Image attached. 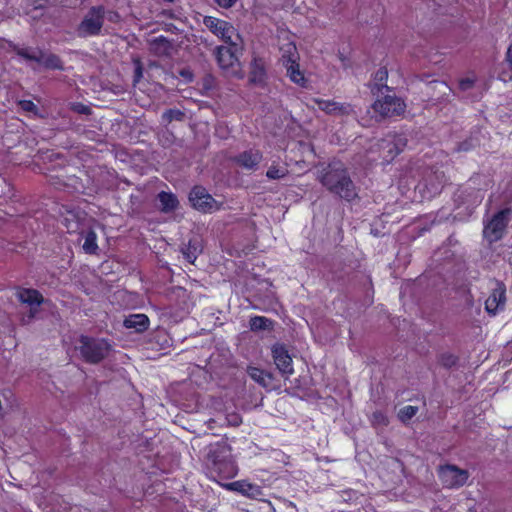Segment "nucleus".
I'll return each instance as SVG.
<instances>
[{
  "label": "nucleus",
  "mask_w": 512,
  "mask_h": 512,
  "mask_svg": "<svg viewBox=\"0 0 512 512\" xmlns=\"http://www.w3.org/2000/svg\"><path fill=\"white\" fill-rule=\"evenodd\" d=\"M238 46H220L216 51V58L219 66L231 74L237 73V67L239 65L238 57L236 55Z\"/></svg>",
  "instance_id": "obj_11"
},
{
  "label": "nucleus",
  "mask_w": 512,
  "mask_h": 512,
  "mask_svg": "<svg viewBox=\"0 0 512 512\" xmlns=\"http://www.w3.org/2000/svg\"><path fill=\"white\" fill-rule=\"evenodd\" d=\"M282 58L290 80L300 86H305L306 79L303 72L299 69V64L297 63L298 56L294 44L288 43L283 48Z\"/></svg>",
  "instance_id": "obj_7"
},
{
  "label": "nucleus",
  "mask_w": 512,
  "mask_h": 512,
  "mask_svg": "<svg viewBox=\"0 0 512 512\" xmlns=\"http://www.w3.org/2000/svg\"><path fill=\"white\" fill-rule=\"evenodd\" d=\"M454 363V358L452 356L449 357V360L445 363V365H449Z\"/></svg>",
  "instance_id": "obj_37"
},
{
  "label": "nucleus",
  "mask_w": 512,
  "mask_h": 512,
  "mask_svg": "<svg viewBox=\"0 0 512 512\" xmlns=\"http://www.w3.org/2000/svg\"><path fill=\"white\" fill-rule=\"evenodd\" d=\"M417 411V407L408 405L399 410L398 416L402 422H407L416 415Z\"/></svg>",
  "instance_id": "obj_29"
},
{
  "label": "nucleus",
  "mask_w": 512,
  "mask_h": 512,
  "mask_svg": "<svg viewBox=\"0 0 512 512\" xmlns=\"http://www.w3.org/2000/svg\"><path fill=\"white\" fill-rule=\"evenodd\" d=\"M372 422L378 425H387L388 423L386 416L382 412H374Z\"/></svg>",
  "instance_id": "obj_34"
},
{
  "label": "nucleus",
  "mask_w": 512,
  "mask_h": 512,
  "mask_svg": "<svg viewBox=\"0 0 512 512\" xmlns=\"http://www.w3.org/2000/svg\"><path fill=\"white\" fill-rule=\"evenodd\" d=\"M82 248L87 254H96L98 251L97 235L94 231H88L84 236Z\"/></svg>",
  "instance_id": "obj_24"
},
{
  "label": "nucleus",
  "mask_w": 512,
  "mask_h": 512,
  "mask_svg": "<svg viewBox=\"0 0 512 512\" xmlns=\"http://www.w3.org/2000/svg\"><path fill=\"white\" fill-rule=\"evenodd\" d=\"M203 24L221 41L231 46H238L240 42V35L229 22L213 16H205Z\"/></svg>",
  "instance_id": "obj_3"
},
{
  "label": "nucleus",
  "mask_w": 512,
  "mask_h": 512,
  "mask_svg": "<svg viewBox=\"0 0 512 512\" xmlns=\"http://www.w3.org/2000/svg\"><path fill=\"white\" fill-rule=\"evenodd\" d=\"M104 10L102 7H93L85 15L78 27V34L83 37L97 35L103 25Z\"/></svg>",
  "instance_id": "obj_8"
},
{
  "label": "nucleus",
  "mask_w": 512,
  "mask_h": 512,
  "mask_svg": "<svg viewBox=\"0 0 512 512\" xmlns=\"http://www.w3.org/2000/svg\"><path fill=\"white\" fill-rule=\"evenodd\" d=\"M38 65L42 66L44 68H48V69H61L62 68L61 61L56 55L44 53L43 51H41V53H40Z\"/></svg>",
  "instance_id": "obj_23"
},
{
  "label": "nucleus",
  "mask_w": 512,
  "mask_h": 512,
  "mask_svg": "<svg viewBox=\"0 0 512 512\" xmlns=\"http://www.w3.org/2000/svg\"><path fill=\"white\" fill-rule=\"evenodd\" d=\"M247 373L251 379L258 383L262 387H268L271 383L272 376L270 373L254 366L247 368Z\"/></svg>",
  "instance_id": "obj_19"
},
{
  "label": "nucleus",
  "mask_w": 512,
  "mask_h": 512,
  "mask_svg": "<svg viewBox=\"0 0 512 512\" xmlns=\"http://www.w3.org/2000/svg\"><path fill=\"white\" fill-rule=\"evenodd\" d=\"M310 105L313 108L317 106L318 109L324 111L325 113L333 115L349 114L352 111L351 106L348 104H341L335 101L324 100L319 98L312 99V104Z\"/></svg>",
  "instance_id": "obj_15"
},
{
  "label": "nucleus",
  "mask_w": 512,
  "mask_h": 512,
  "mask_svg": "<svg viewBox=\"0 0 512 512\" xmlns=\"http://www.w3.org/2000/svg\"><path fill=\"white\" fill-rule=\"evenodd\" d=\"M63 224L69 233L77 232L80 229V220L78 216L70 211L63 217Z\"/></svg>",
  "instance_id": "obj_26"
},
{
  "label": "nucleus",
  "mask_w": 512,
  "mask_h": 512,
  "mask_svg": "<svg viewBox=\"0 0 512 512\" xmlns=\"http://www.w3.org/2000/svg\"><path fill=\"white\" fill-rule=\"evenodd\" d=\"M18 56L26 61H33L38 64L41 50L33 47H18L16 48Z\"/></svg>",
  "instance_id": "obj_25"
},
{
  "label": "nucleus",
  "mask_w": 512,
  "mask_h": 512,
  "mask_svg": "<svg viewBox=\"0 0 512 512\" xmlns=\"http://www.w3.org/2000/svg\"><path fill=\"white\" fill-rule=\"evenodd\" d=\"M19 106L22 110L27 112H35L37 110L36 105L30 100L19 101Z\"/></svg>",
  "instance_id": "obj_35"
},
{
  "label": "nucleus",
  "mask_w": 512,
  "mask_h": 512,
  "mask_svg": "<svg viewBox=\"0 0 512 512\" xmlns=\"http://www.w3.org/2000/svg\"><path fill=\"white\" fill-rule=\"evenodd\" d=\"M270 324V320L262 316H256L250 320V327L252 330H264L267 329Z\"/></svg>",
  "instance_id": "obj_28"
},
{
  "label": "nucleus",
  "mask_w": 512,
  "mask_h": 512,
  "mask_svg": "<svg viewBox=\"0 0 512 512\" xmlns=\"http://www.w3.org/2000/svg\"><path fill=\"white\" fill-rule=\"evenodd\" d=\"M445 183L443 173L431 172L427 174L417 188L424 193L425 197H433L438 194Z\"/></svg>",
  "instance_id": "obj_13"
},
{
  "label": "nucleus",
  "mask_w": 512,
  "mask_h": 512,
  "mask_svg": "<svg viewBox=\"0 0 512 512\" xmlns=\"http://www.w3.org/2000/svg\"><path fill=\"white\" fill-rule=\"evenodd\" d=\"M158 199L161 204V210L164 212H172L178 206V200L176 196L170 192L159 193Z\"/></svg>",
  "instance_id": "obj_22"
},
{
  "label": "nucleus",
  "mask_w": 512,
  "mask_h": 512,
  "mask_svg": "<svg viewBox=\"0 0 512 512\" xmlns=\"http://www.w3.org/2000/svg\"><path fill=\"white\" fill-rule=\"evenodd\" d=\"M272 355L275 365L283 375L289 376L293 374L292 358L283 345H274L272 347Z\"/></svg>",
  "instance_id": "obj_14"
},
{
  "label": "nucleus",
  "mask_w": 512,
  "mask_h": 512,
  "mask_svg": "<svg viewBox=\"0 0 512 512\" xmlns=\"http://www.w3.org/2000/svg\"><path fill=\"white\" fill-rule=\"evenodd\" d=\"M262 159V155L259 151H247L242 153L238 157V162L241 166L252 169L257 166Z\"/></svg>",
  "instance_id": "obj_21"
},
{
  "label": "nucleus",
  "mask_w": 512,
  "mask_h": 512,
  "mask_svg": "<svg viewBox=\"0 0 512 512\" xmlns=\"http://www.w3.org/2000/svg\"><path fill=\"white\" fill-rule=\"evenodd\" d=\"M187 259H188L190 262H193V261H194V258H192L189 254L187 255Z\"/></svg>",
  "instance_id": "obj_38"
},
{
  "label": "nucleus",
  "mask_w": 512,
  "mask_h": 512,
  "mask_svg": "<svg viewBox=\"0 0 512 512\" xmlns=\"http://www.w3.org/2000/svg\"><path fill=\"white\" fill-rule=\"evenodd\" d=\"M79 342L81 355L90 363H98L104 359L110 351V344L104 339L81 336Z\"/></svg>",
  "instance_id": "obj_4"
},
{
  "label": "nucleus",
  "mask_w": 512,
  "mask_h": 512,
  "mask_svg": "<svg viewBox=\"0 0 512 512\" xmlns=\"http://www.w3.org/2000/svg\"><path fill=\"white\" fill-rule=\"evenodd\" d=\"M214 468L221 478L229 479L237 475V467L230 460L214 462Z\"/></svg>",
  "instance_id": "obj_20"
},
{
  "label": "nucleus",
  "mask_w": 512,
  "mask_h": 512,
  "mask_svg": "<svg viewBox=\"0 0 512 512\" xmlns=\"http://www.w3.org/2000/svg\"><path fill=\"white\" fill-rule=\"evenodd\" d=\"M505 289L501 286L495 288L485 301V309L489 314L496 315L505 306Z\"/></svg>",
  "instance_id": "obj_16"
},
{
  "label": "nucleus",
  "mask_w": 512,
  "mask_h": 512,
  "mask_svg": "<svg viewBox=\"0 0 512 512\" xmlns=\"http://www.w3.org/2000/svg\"><path fill=\"white\" fill-rule=\"evenodd\" d=\"M124 325L128 329H134L136 332H143L149 325V319L145 314H133L127 317Z\"/></svg>",
  "instance_id": "obj_18"
},
{
  "label": "nucleus",
  "mask_w": 512,
  "mask_h": 512,
  "mask_svg": "<svg viewBox=\"0 0 512 512\" xmlns=\"http://www.w3.org/2000/svg\"><path fill=\"white\" fill-rule=\"evenodd\" d=\"M475 82L474 76H467L459 81V88L463 91L470 89Z\"/></svg>",
  "instance_id": "obj_32"
},
{
  "label": "nucleus",
  "mask_w": 512,
  "mask_h": 512,
  "mask_svg": "<svg viewBox=\"0 0 512 512\" xmlns=\"http://www.w3.org/2000/svg\"><path fill=\"white\" fill-rule=\"evenodd\" d=\"M264 71L261 67H258L257 64L254 65V70L251 74L250 80L252 82H261L263 77Z\"/></svg>",
  "instance_id": "obj_33"
},
{
  "label": "nucleus",
  "mask_w": 512,
  "mask_h": 512,
  "mask_svg": "<svg viewBox=\"0 0 512 512\" xmlns=\"http://www.w3.org/2000/svg\"><path fill=\"white\" fill-rule=\"evenodd\" d=\"M407 144V138L403 134H390L379 141L375 147L379 152V159L382 163L392 161Z\"/></svg>",
  "instance_id": "obj_5"
},
{
  "label": "nucleus",
  "mask_w": 512,
  "mask_h": 512,
  "mask_svg": "<svg viewBox=\"0 0 512 512\" xmlns=\"http://www.w3.org/2000/svg\"><path fill=\"white\" fill-rule=\"evenodd\" d=\"M438 474L443 485L449 488L460 487L468 480V472L454 465L440 467Z\"/></svg>",
  "instance_id": "obj_10"
},
{
  "label": "nucleus",
  "mask_w": 512,
  "mask_h": 512,
  "mask_svg": "<svg viewBox=\"0 0 512 512\" xmlns=\"http://www.w3.org/2000/svg\"><path fill=\"white\" fill-rule=\"evenodd\" d=\"M288 173V170L284 167H277V166H271L269 167V169L267 170V177L269 179H281L283 177H285Z\"/></svg>",
  "instance_id": "obj_30"
},
{
  "label": "nucleus",
  "mask_w": 512,
  "mask_h": 512,
  "mask_svg": "<svg viewBox=\"0 0 512 512\" xmlns=\"http://www.w3.org/2000/svg\"><path fill=\"white\" fill-rule=\"evenodd\" d=\"M224 487L228 490L236 491L252 498H256L261 495V489L258 485L243 480L228 483L224 485Z\"/></svg>",
  "instance_id": "obj_17"
},
{
  "label": "nucleus",
  "mask_w": 512,
  "mask_h": 512,
  "mask_svg": "<svg viewBox=\"0 0 512 512\" xmlns=\"http://www.w3.org/2000/svg\"><path fill=\"white\" fill-rule=\"evenodd\" d=\"M15 295L24 306L20 311V322L23 325H29L38 317L44 298L39 291L30 288H19Z\"/></svg>",
  "instance_id": "obj_2"
},
{
  "label": "nucleus",
  "mask_w": 512,
  "mask_h": 512,
  "mask_svg": "<svg viewBox=\"0 0 512 512\" xmlns=\"http://www.w3.org/2000/svg\"><path fill=\"white\" fill-rule=\"evenodd\" d=\"M193 207L202 212H211L216 209V201L202 187H195L189 195Z\"/></svg>",
  "instance_id": "obj_12"
},
{
  "label": "nucleus",
  "mask_w": 512,
  "mask_h": 512,
  "mask_svg": "<svg viewBox=\"0 0 512 512\" xmlns=\"http://www.w3.org/2000/svg\"><path fill=\"white\" fill-rule=\"evenodd\" d=\"M321 182L330 191L344 199L350 200L356 195L346 170L340 164L330 165L329 170L321 177Z\"/></svg>",
  "instance_id": "obj_1"
},
{
  "label": "nucleus",
  "mask_w": 512,
  "mask_h": 512,
  "mask_svg": "<svg viewBox=\"0 0 512 512\" xmlns=\"http://www.w3.org/2000/svg\"><path fill=\"white\" fill-rule=\"evenodd\" d=\"M137 74H138V76H140V75H141V71H140V69H139V68L137 69Z\"/></svg>",
  "instance_id": "obj_39"
},
{
  "label": "nucleus",
  "mask_w": 512,
  "mask_h": 512,
  "mask_svg": "<svg viewBox=\"0 0 512 512\" xmlns=\"http://www.w3.org/2000/svg\"><path fill=\"white\" fill-rule=\"evenodd\" d=\"M388 78V71L385 67L379 68L374 74V87L378 90L385 89L390 92L389 87L385 84Z\"/></svg>",
  "instance_id": "obj_27"
},
{
  "label": "nucleus",
  "mask_w": 512,
  "mask_h": 512,
  "mask_svg": "<svg viewBox=\"0 0 512 512\" xmlns=\"http://www.w3.org/2000/svg\"><path fill=\"white\" fill-rule=\"evenodd\" d=\"M510 209L499 211L484 227V237L489 242H495L502 238L509 220Z\"/></svg>",
  "instance_id": "obj_9"
},
{
  "label": "nucleus",
  "mask_w": 512,
  "mask_h": 512,
  "mask_svg": "<svg viewBox=\"0 0 512 512\" xmlns=\"http://www.w3.org/2000/svg\"><path fill=\"white\" fill-rule=\"evenodd\" d=\"M183 117L184 114L180 110L170 109L162 115V120L164 123H169L172 120H181Z\"/></svg>",
  "instance_id": "obj_31"
},
{
  "label": "nucleus",
  "mask_w": 512,
  "mask_h": 512,
  "mask_svg": "<svg viewBox=\"0 0 512 512\" xmlns=\"http://www.w3.org/2000/svg\"><path fill=\"white\" fill-rule=\"evenodd\" d=\"M372 109L379 117H394L404 113L406 104L401 98L394 94H386L376 99L372 105Z\"/></svg>",
  "instance_id": "obj_6"
},
{
  "label": "nucleus",
  "mask_w": 512,
  "mask_h": 512,
  "mask_svg": "<svg viewBox=\"0 0 512 512\" xmlns=\"http://www.w3.org/2000/svg\"><path fill=\"white\" fill-rule=\"evenodd\" d=\"M217 4L223 8H230L236 0H216Z\"/></svg>",
  "instance_id": "obj_36"
}]
</instances>
